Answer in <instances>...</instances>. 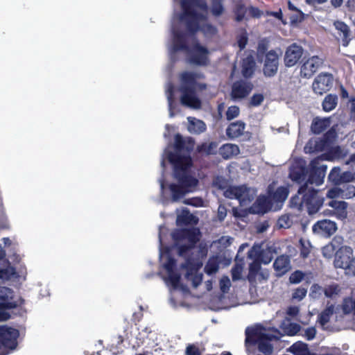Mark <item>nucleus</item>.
<instances>
[{
  "instance_id": "f257e3e1",
  "label": "nucleus",
  "mask_w": 355,
  "mask_h": 355,
  "mask_svg": "<svg viewBox=\"0 0 355 355\" xmlns=\"http://www.w3.org/2000/svg\"><path fill=\"white\" fill-rule=\"evenodd\" d=\"M194 146L193 138H184L178 133L174 137L175 152H165L166 159L173 166V177L178 181V184L171 183L168 187L173 202H178L187 193L192 192L198 184V180L189 173L193 165L190 154Z\"/></svg>"
},
{
  "instance_id": "f03ea898",
  "label": "nucleus",
  "mask_w": 355,
  "mask_h": 355,
  "mask_svg": "<svg viewBox=\"0 0 355 355\" xmlns=\"http://www.w3.org/2000/svg\"><path fill=\"white\" fill-rule=\"evenodd\" d=\"M179 78L180 85L178 90L181 93V104L192 109H200L202 102L198 98L197 92L204 91L207 87L206 83L198 82V80L205 78L204 74L184 71L180 74Z\"/></svg>"
},
{
  "instance_id": "7ed1b4c3",
  "label": "nucleus",
  "mask_w": 355,
  "mask_h": 355,
  "mask_svg": "<svg viewBox=\"0 0 355 355\" xmlns=\"http://www.w3.org/2000/svg\"><path fill=\"white\" fill-rule=\"evenodd\" d=\"M180 6L182 13L180 20L184 24L188 33L193 35L201 29L200 22L206 19L196 8L207 10V4L205 0H181Z\"/></svg>"
},
{
  "instance_id": "20e7f679",
  "label": "nucleus",
  "mask_w": 355,
  "mask_h": 355,
  "mask_svg": "<svg viewBox=\"0 0 355 355\" xmlns=\"http://www.w3.org/2000/svg\"><path fill=\"white\" fill-rule=\"evenodd\" d=\"M245 345L250 343H256L258 349L263 354H270L272 352V346L270 341L272 338H278V336L272 333V331L263 328L260 325L248 327L245 329Z\"/></svg>"
},
{
  "instance_id": "39448f33",
  "label": "nucleus",
  "mask_w": 355,
  "mask_h": 355,
  "mask_svg": "<svg viewBox=\"0 0 355 355\" xmlns=\"http://www.w3.org/2000/svg\"><path fill=\"white\" fill-rule=\"evenodd\" d=\"M231 290H218V296L212 300L213 304H219L216 309H226L237 304H253L259 302L257 290H239L245 295V299L236 302Z\"/></svg>"
},
{
  "instance_id": "423d86ee",
  "label": "nucleus",
  "mask_w": 355,
  "mask_h": 355,
  "mask_svg": "<svg viewBox=\"0 0 355 355\" xmlns=\"http://www.w3.org/2000/svg\"><path fill=\"white\" fill-rule=\"evenodd\" d=\"M21 299H17L12 290H0V322L10 318V314L5 309H10L20 305Z\"/></svg>"
},
{
  "instance_id": "0eeeda50",
  "label": "nucleus",
  "mask_w": 355,
  "mask_h": 355,
  "mask_svg": "<svg viewBox=\"0 0 355 355\" xmlns=\"http://www.w3.org/2000/svg\"><path fill=\"white\" fill-rule=\"evenodd\" d=\"M202 263L195 260L191 256L186 258V261L182 264V268L187 270L186 277L191 282L193 287H198L202 282L203 275L198 270L202 267Z\"/></svg>"
},
{
  "instance_id": "6e6552de",
  "label": "nucleus",
  "mask_w": 355,
  "mask_h": 355,
  "mask_svg": "<svg viewBox=\"0 0 355 355\" xmlns=\"http://www.w3.org/2000/svg\"><path fill=\"white\" fill-rule=\"evenodd\" d=\"M317 275L316 272L312 270H296L291 273L288 281L291 284L302 283L305 286L311 285V288H322L318 284L315 283Z\"/></svg>"
},
{
  "instance_id": "1a4fd4ad",
  "label": "nucleus",
  "mask_w": 355,
  "mask_h": 355,
  "mask_svg": "<svg viewBox=\"0 0 355 355\" xmlns=\"http://www.w3.org/2000/svg\"><path fill=\"white\" fill-rule=\"evenodd\" d=\"M282 55L280 49L270 50L266 54L263 66V73L266 77H274L279 69V58Z\"/></svg>"
},
{
  "instance_id": "9d476101",
  "label": "nucleus",
  "mask_w": 355,
  "mask_h": 355,
  "mask_svg": "<svg viewBox=\"0 0 355 355\" xmlns=\"http://www.w3.org/2000/svg\"><path fill=\"white\" fill-rule=\"evenodd\" d=\"M187 53L189 54V63L197 66H207L209 64V50L198 41L194 42L191 51Z\"/></svg>"
},
{
  "instance_id": "9b49d317",
  "label": "nucleus",
  "mask_w": 355,
  "mask_h": 355,
  "mask_svg": "<svg viewBox=\"0 0 355 355\" xmlns=\"http://www.w3.org/2000/svg\"><path fill=\"white\" fill-rule=\"evenodd\" d=\"M305 194V206L309 215L317 213L324 203V198L319 196L318 190L308 186V190Z\"/></svg>"
},
{
  "instance_id": "f8f14e48",
  "label": "nucleus",
  "mask_w": 355,
  "mask_h": 355,
  "mask_svg": "<svg viewBox=\"0 0 355 355\" xmlns=\"http://www.w3.org/2000/svg\"><path fill=\"white\" fill-rule=\"evenodd\" d=\"M19 331L16 329L0 325V349L1 347L13 349L16 347Z\"/></svg>"
},
{
  "instance_id": "ddd939ff",
  "label": "nucleus",
  "mask_w": 355,
  "mask_h": 355,
  "mask_svg": "<svg viewBox=\"0 0 355 355\" xmlns=\"http://www.w3.org/2000/svg\"><path fill=\"white\" fill-rule=\"evenodd\" d=\"M327 168L326 165H320L318 159H313L310 163L309 177L306 182H307V185L309 184H315L316 185L322 184L324 182Z\"/></svg>"
},
{
  "instance_id": "4468645a",
  "label": "nucleus",
  "mask_w": 355,
  "mask_h": 355,
  "mask_svg": "<svg viewBox=\"0 0 355 355\" xmlns=\"http://www.w3.org/2000/svg\"><path fill=\"white\" fill-rule=\"evenodd\" d=\"M224 195L227 198L237 199L241 204L250 202L252 200L250 190L246 185L230 187L225 191Z\"/></svg>"
},
{
  "instance_id": "2eb2a0df",
  "label": "nucleus",
  "mask_w": 355,
  "mask_h": 355,
  "mask_svg": "<svg viewBox=\"0 0 355 355\" xmlns=\"http://www.w3.org/2000/svg\"><path fill=\"white\" fill-rule=\"evenodd\" d=\"M324 60L318 55H313L304 60L300 67V76L310 78L322 66Z\"/></svg>"
},
{
  "instance_id": "dca6fc26",
  "label": "nucleus",
  "mask_w": 355,
  "mask_h": 355,
  "mask_svg": "<svg viewBox=\"0 0 355 355\" xmlns=\"http://www.w3.org/2000/svg\"><path fill=\"white\" fill-rule=\"evenodd\" d=\"M352 249L350 247H341L335 254L334 266L349 271L352 263Z\"/></svg>"
},
{
  "instance_id": "f3484780",
  "label": "nucleus",
  "mask_w": 355,
  "mask_h": 355,
  "mask_svg": "<svg viewBox=\"0 0 355 355\" xmlns=\"http://www.w3.org/2000/svg\"><path fill=\"white\" fill-rule=\"evenodd\" d=\"M333 83V76L329 73H320L314 79L312 88L315 94L322 95L330 90Z\"/></svg>"
},
{
  "instance_id": "a211bd4d",
  "label": "nucleus",
  "mask_w": 355,
  "mask_h": 355,
  "mask_svg": "<svg viewBox=\"0 0 355 355\" xmlns=\"http://www.w3.org/2000/svg\"><path fill=\"white\" fill-rule=\"evenodd\" d=\"M252 89L251 82L241 79L233 83L230 96L233 100L243 99L248 96Z\"/></svg>"
},
{
  "instance_id": "6ab92c4d",
  "label": "nucleus",
  "mask_w": 355,
  "mask_h": 355,
  "mask_svg": "<svg viewBox=\"0 0 355 355\" xmlns=\"http://www.w3.org/2000/svg\"><path fill=\"white\" fill-rule=\"evenodd\" d=\"M303 53L302 47L295 43L288 46L286 49L284 58L285 66L287 67L295 66L302 58Z\"/></svg>"
},
{
  "instance_id": "aec40b11",
  "label": "nucleus",
  "mask_w": 355,
  "mask_h": 355,
  "mask_svg": "<svg viewBox=\"0 0 355 355\" xmlns=\"http://www.w3.org/2000/svg\"><path fill=\"white\" fill-rule=\"evenodd\" d=\"M336 230V223L327 219L316 222L312 227L313 233L325 237H329L334 234Z\"/></svg>"
},
{
  "instance_id": "412c9836",
  "label": "nucleus",
  "mask_w": 355,
  "mask_h": 355,
  "mask_svg": "<svg viewBox=\"0 0 355 355\" xmlns=\"http://www.w3.org/2000/svg\"><path fill=\"white\" fill-rule=\"evenodd\" d=\"M191 298L189 290H173L170 302L173 307H187Z\"/></svg>"
},
{
  "instance_id": "4be33fe9",
  "label": "nucleus",
  "mask_w": 355,
  "mask_h": 355,
  "mask_svg": "<svg viewBox=\"0 0 355 355\" xmlns=\"http://www.w3.org/2000/svg\"><path fill=\"white\" fill-rule=\"evenodd\" d=\"M273 268L277 277L284 275L291 268L290 257L286 254L278 256L273 263Z\"/></svg>"
},
{
  "instance_id": "5701e85b",
  "label": "nucleus",
  "mask_w": 355,
  "mask_h": 355,
  "mask_svg": "<svg viewBox=\"0 0 355 355\" xmlns=\"http://www.w3.org/2000/svg\"><path fill=\"white\" fill-rule=\"evenodd\" d=\"M308 190L307 182L301 185L297 191V193L293 196L290 200L291 207L296 208L299 211H303L305 206V194Z\"/></svg>"
},
{
  "instance_id": "b1692460",
  "label": "nucleus",
  "mask_w": 355,
  "mask_h": 355,
  "mask_svg": "<svg viewBox=\"0 0 355 355\" xmlns=\"http://www.w3.org/2000/svg\"><path fill=\"white\" fill-rule=\"evenodd\" d=\"M191 48L187 44V35L180 31L173 33V49L174 51L190 52Z\"/></svg>"
},
{
  "instance_id": "393cba45",
  "label": "nucleus",
  "mask_w": 355,
  "mask_h": 355,
  "mask_svg": "<svg viewBox=\"0 0 355 355\" xmlns=\"http://www.w3.org/2000/svg\"><path fill=\"white\" fill-rule=\"evenodd\" d=\"M289 190L286 187H279L275 191L268 187V201L270 202L283 203L288 198Z\"/></svg>"
},
{
  "instance_id": "a878e982",
  "label": "nucleus",
  "mask_w": 355,
  "mask_h": 355,
  "mask_svg": "<svg viewBox=\"0 0 355 355\" xmlns=\"http://www.w3.org/2000/svg\"><path fill=\"white\" fill-rule=\"evenodd\" d=\"M245 128V123L242 121L231 123L226 129V135L230 139H236L241 136Z\"/></svg>"
},
{
  "instance_id": "bb28decb",
  "label": "nucleus",
  "mask_w": 355,
  "mask_h": 355,
  "mask_svg": "<svg viewBox=\"0 0 355 355\" xmlns=\"http://www.w3.org/2000/svg\"><path fill=\"white\" fill-rule=\"evenodd\" d=\"M256 62L252 55H248L243 59L241 64V73L245 78L252 76L254 73Z\"/></svg>"
},
{
  "instance_id": "cd10ccee",
  "label": "nucleus",
  "mask_w": 355,
  "mask_h": 355,
  "mask_svg": "<svg viewBox=\"0 0 355 355\" xmlns=\"http://www.w3.org/2000/svg\"><path fill=\"white\" fill-rule=\"evenodd\" d=\"M334 26L336 29L338 31V34L340 36H342V44L343 46H347L351 38L350 36V30L349 27L347 24L342 21H335L334 22Z\"/></svg>"
},
{
  "instance_id": "c85d7f7f",
  "label": "nucleus",
  "mask_w": 355,
  "mask_h": 355,
  "mask_svg": "<svg viewBox=\"0 0 355 355\" xmlns=\"http://www.w3.org/2000/svg\"><path fill=\"white\" fill-rule=\"evenodd\" d=\"M8 266L6 268H0V279L2 281L19 282L21 275L16 271L15 268L10 266L9 261H6Z\"/></svg>"
},
{
  "instance_id": "c756f323",
  "label": "nucleus",
  "mask_w": 355,
  "mask_h": 355,
  "mask_svg": "<svg viewBox=\"0 0 355 355\" xmlns=\"http://www.w3.org/2000/svg\"><path fill=\"white\" fill-rule=\"evenodd\" d=\"M306 173L307 171L304 166H293L290 169L289 178L292 181L301 184L304 181Z\"/></svg>"
},
{
  "instance_id": "7c9ffc66",
  "label": "nucleus",
  "mask_w": 355,
  "mask_h": 355,
  "mask_svg": "<svg viewBox=\"0 0 355 355\" xmlns=\"http://www.w3.org/2000/svg\"><path fill=\"white\" fill-rule=\"evenodd\" d=\"M329 118L320 119L315 117L313 119L311 125V130L314 135H319L330 126Z\"/></svg>"
},
{
  "instance_id": "2f4dec72",
  "label": "nucleus",
  "mask_w": 355,
  "mask_h": 355,
  "mask_svg": "<svg viewBox=\"0 0 355 355\" xmlns=\"http://www.w3.org/2000/svg\"><path fill=\"white\" fill-rule=\"evenodd\" d=\"M219 154L224 159H230L239 154L240 149L236 144H225L219 148Z\"/></svg>"
},
{
  "instance_id": "473e14b6",
  "label": "nucleus",
  "mask_w": 355,
  "mask_h": 355,
  "mask_svg": "<svg viewBox=\"0 0 355 355\" xmlns=\"http://www.w3.org/2000/svg\"><path fill=\"white\" fill-rule=\"evenodd\" d=\"M287 352L293 355H315L309 349V345L302 341L293 343L287 349Z\"/></svg>"
},
{
  "instance_id": "72a5a7b5",
  "label": "nucleus",
  "mask_w": 355,
  "mask_h": 355,
  "mask_svg": "<svg viewBox=\"0 0 355 355\" xmlns=\"http://www.w3.org/2000/svg\"><path fill=\"white\" fill-rule=\"evenodd\" d=\"M218 146V143L216 141H213L209 143L203 142L197 146L196 151L200 154H203L207 156L216 155Z\"/></svg>"
},
{
  "instance_id": "f704fd0d",
  "label": "nucleus",
  "mask_w": 355,
  "mask_h": 355,
  "mask_svg": "<svg viewBox=\"0 0 355 355\" xmlns=\"http://www.w3.org/2000/svg\"><path fill=\"white\" fill-rule=\"evenodd\" d=\"M220 259L218 255L210 257L204 268L205 272L208 275L216 273L219 269Z\"/></svg>"
},
{
  "instance_id": "c9c22d12",
  "label": "nucleus",
  "mask_w": 355,
  "mask_h": 355,
  "mask_svg": "<svg viewBox=\"0 0 355 355\" xmlns=\"http://www.w3.org/2000/svg\"><path fill=\"white\" fill-rule=\"evenodd\" d=\"M283 333L288 336H295L300 331V326L296 323H292L288 319H286L281 324Z\"/></svg>"
},
{
  "instance_id": "e433bc0d",
  "label": "nucleus",
  "mask_w": 355,
  "mask_h": 355,
  "mask_svg": "<svg viewBox=\"0 0 355 355\" xmlns=\"http://www.w3.org/2000/svg\"><path fill=\"white\" fill-rule=\"evenodd\" d=\"M328 205L334 209L339 217L343 218L347 217V203L346 202L332 200L328 203Z\"/></svg>"
},
{
  "instance_id": "4c0bfd02",
  "label": "nucleus",
  "mask_w": 355,
  "mask_h": 355,
  "mask_svg": "<svg viewBox=\"0 0 355 355\" xmlns=\"http://www.w3.org/2000/svg\"><path fill=\"white\" fill-rule=\"evenodd\" d=\"M338 104V97L335 94H328L322 101V109L325 112L333 110Z\"/></svg>"
},
{
  "instance_id": "58836bf2",
  "label": "nucleus",
  "mask_w": 355,
  "mask_h": 355,
  "mask_svg": "<svg viewBox=\"0 0 355 355\" xmlns=\"http://www.w3.org/2000/svg\"><path fill=\"white\" fill-rule=\"evenodd\" d=\"M269 42L266 39L261 40L257 44V59L261 61L263 57H266V54L268 51Z\"/></svg>"
},
{
  "instance_id": "ea45409f",
  "label": "nucleus",
  "mask_w": 355,
  "mask_h": 355,
  "mask_svg": "<svg viewBox=\"0 0 355 355\" xmlns=\"http://www.w3.org/2000/svg\"><path fill=\"white\" fill-rule=\"evenodd\" d=\"M328 180L335 186L342 184L340 168L339 167H334L328 175Z\"/></svg>"
},
{
  "instance_id": "a19ab883",
  "label": "nucleus",
  "mask_w": 355,
  "mask_h": 355,
  "mask_svg": "<svg viewBox=\"0 0 355 355\" xmlns=\"http://www.w3.org/2000/svg\"><path fill=\"white\" fill-rule=\"evenodd\" d=\"M334 307L333 305L329 306L324 311L321 313L319 318V322L322 327L330 320L334 314Z\"/></svg>"
},
{
  "instance_id": "79ce46f5",
  "label": "nucleus",
  "mask_w": 355,
  "mask_h": 355,
  "mask_svg": "<svg viewBox=\"0 0 355 355\" xmlns=\"http://www.w3.org/2000/svg\"><path fill=\"white\" fill-rule=\"evenodd\" d=\"M246 8L243 3H237L234 10V12L235 14V21L237 22L243 21L246 14Z\"/></svg>"
},
{
  "instance_id": "37998d69",
  "label": "nucleus",
  "mask_w": 355,
  "mask_h": 355,
  "mask_svg": "<svg viewBox=\"0 0 355 355\" xmlns=\"http://www.w3.org/2000/svg\"><path fill=\"white\" fill-rule=\"evenodd\" d=\"M336 137V130L334 128H331L323 135L320 141L322 143L323 146H326L331 144Z\"/></svg>"
},
{
  "instance_id": "c03bdc74",
  "label": "nucleus",
  "mask_w": 355,
  "mask_h": 355,
  "mask_svg": "<svg viewBox=\"0 0 355 355\" xmlns=\"http://www.w3.org/2000/svg\"><path fill=\"white\" fill-rule=\"evenodd\" d=\"M223 0H212L211 12L215 17L220 16L224 12Z\"/></svg>"
},
{
  "instance_id": "a18cd8bd",
  "label": "nucleus",
  "mask_w": 355,
  "mask_h": 355,
  "mask_svg": "<svg viewBox=\"0 0 355 355\" xmlns=\"http://www.w3.org/2000/svg\"><path fill=\"white\" fill-rule=\"evenodd\" d=\"M343 309L345 313H354L355 314V295L344 300Z\"/></svg>"
},
{
  "instance_id": "49530a36",
  "label": "nucleus",
  "mask_w": 355,
  "mask_h": 355,
  "mask_svg": "<svg viewBox=\"0 0 355 355\" xmlns=\"http://www.w3.org/2000/svg\"><path fill=\"white\" fill-rule=\"evenodd\" d=\"M300 257L302 259H306L310 253L311 245L309 241H305L303 239H300Z\"/></svg>"
},
{
  "instance_id": "de8ad7c7",
  "label": "nucleus",
  "mask_w": 355,
  "mask_h": 355,
  "mask_svg": "<svg viewBox=\"0 0 355 355\" xmlns=\"http://www.w3.org/2000/svg\"><path fill=\"white\" fill-rule=\"evenodd\" d=\"M167 100L168 103V107L170 112H172L173 108V104L175 102V89L173 84H170L166 90ZM173 116V113L171 114Z\"/></svg>"
},
{
  "instance_id": "09e8293b",
  "label": "nucleus",
  "mask_w": 355,
  "mask_h": 355,
  "mask_svg": "<svg viewBox=\"0 0 355 355\" xmlns=\"http://www.w3.org/2000/svg\"><path fill=\"white\" fill-rule=\"evenodd\" d=\"M342 150L340 146H336L331 148L323 156L327 160H332L335 158H339L341 156Z\"/></svg>"
},
{
  "instance_id": "8fccbe9b",
  "label": "nucleus",
  "mask_w": 355,
  "mask_h": 355,
  "mask_svg": "<svg viewBox=\"0 0 355 355\" xmlns=\"http://www.w3.org/2000/svg\"><path fill=\"white\" fill-rule=\"evenodd\" d=\"M167 281L171 284L173 288H178L180 281V276L175 271L168 272Z\"/></svg>"
},
{
  "instance_id": "3c124183",
  "label": "nucleus",
  "mask_w": 355,
  "mask_h": 355,
  "mask_svg": "<svg viewBox=\"0 0 355 355\" xmlns=\"http://www.w3.org/2000/svg\"><path fill=\"white\" fill-rule=\"evenodd\" d=\"M186 239L189 241V244L194 247L196 243L199 241L196 230L195 229H187Z\"/></svg>"
},
{
  "instance_id": "603ef678",
  "label": "nucleus",
  "mask_w": 355,
  "mask_h": 355,
  "mask_svg": "<svg viewBox=\"0 0 355 355\" xmlns=\"http://www.w3.org/2000/svg\"><path fill=\"white\" fill-rule=\"evenodd\" d=\"M242 264L236 263L231 270L232 278L233 281L239 280L241 279L243 272Z\"/></svg>"
},
{
  "instance_id": "864d4df0",
  "label": "nucleus",
  "mask_w": 355,
  "mask_h": 355,
  "mask_svg": "<svg viewBox=\"0 0 355 355\" xmlns=\"http://www.w3.org/2000/svg\"><path fill=\"white\" fill-rule=\"evenodd\" d=\"M240 113L239 107L236 105H232L227 108L226 112V119L228 121H231L234 118H236Z\"/></svg>"
},
{
  "instance_id": "5fc2aeb1",
  "label": "nucleus",
  "mask_w": 355,
  "mask_h": 355,
  "mask_svg": "<svg viewBox=\"0 0 355 355\" xmlns=\"http://www.w3.org/2000/svg\"><path fill=\"white\" fill-rule=\"evenodd\" d=\"M184 203L195 207H201L204 206V201L200 197H194L184 200Z\"/></svg>"
},
{
  "instance_id": "6e6d98bb",
  "label": "nucleus",
  "mask_w": 355,
  "mask_h": 355,
  "mask_svg": "<svg viewBox=\"0 0 355 355\" xmlns=\"http://www.w3.org/2000/svg\"><path fill=\"white\" fill-rule=\"evenodd\" d=\"M176 266V260L172 256L168 255L166 262L164 264V267L168 272L175 271Z\"/></svg>"
},
{
  "instance_id": "4d7b16f0",
  "label": "nucleus",
  "mask_w": 355,
  "mask_h": 355,
  "mask_svg": "<svg viewBox=\"0 0 355 355\" xmlns=\"http://www.w3.org/2000/svg\"><path fill=\"white\" fill-rule=\"evenodd\" d=\"M304 19V14L301 10H297L295 13L290 17V21L291 24H297L302 22Z\"/></svg>"
},
{
  "instance_id": "13d9d810",
  "label": "nucleus",
  "mask_w": 355,
  "mask_h": 355,
  "mask_svg": "<svg viewBox=\"0 0 355 355\" xmlns=\"http://www.w3.org/2000/svg\"><path fill=\"white\" fill-rule=\"evenodd\" d=\"M194 247L191 244H182L178 246V253L180 257H187L186 254Z\"/></svg>"
},
{
  "instance_id": "bf43d9fd",
  "label": "nucleus",
  "mask_w": 355,
  "mask_h": 355,
  "mask_svg": "<svg viewBox=\"0 0 355 355\" xmlns=\"http://www.w3.org/2000/svg\"><path fill=\"white\" fill-rule=\"evenodd\" d=\"M264 97L262 94H254L251 97L250 104L251 106L257 107L262 103Z\"/></svg>"
},
{
  "instance_id": "052dcab7",
  "label": "nucleus",
  "mask_w": 355,
  "mask_h": 355,
  "mask_svg": "<svg viewBox=\"0 0 355 355\" xmlns=\"http://www.w3.org/2000/svg\"><path fill=\"white\" fill-rule=\"evenodd\" d=\"M303 334L302 336H304L306 340H313L316 335V329L315 327H308L303 330Z\"/></svg>"
},
{
  "instance_id": "680f3d73",
  "label": "nucleus",
  "mask_w": 355,
  "mask_h": 355,
  "mask_svg": "<svg viewBox=\"0 0 355 355\" xmlns=\"http://www.w3.org/2000/svg\"><path fill=\"white\" fill-rule=\"evenodd\" d=\"M261 270V263L257 259L252 262L249 266V272L250 273V277L252 276L254 273H257Z\"/></svg>"
},
{
  "instance_id": "e2e57ef3",
  "label": "nucleus",
  "mask_w": 355,
  "mask_h": 355,
  "mask_svg": "<svg viewBox=\"0 0 355 355\" xmlns=\"http://www.w3.org/2000/svg\"><path fill=\"white\" fill-rule=\"evenodd\" d=\"M187 229H180L178 230L176 232H173V238L175 241H181L186 239Z\"/></svg>"
},
{
  "instance_id": "0e129e2a",
  "label": "nucleus",
  "mask_w": 355,
  "mask_h": 355,
  "mask_svg": "<svg viewBox=\"0 0 355 355\" xmlns=\"http://www.w3.org/2000/svg\"><path fill=\"white\" fill-rule=\"evenodd\" d=\"M248 38L245 34H242L239 35L237 40L238 46L241 51L243 50L247 44H248Z\"/></svg>"
},
{
  "instance_id": "69168bd1",
  "label": "nucleus",
  "mask_w": 355,
  "mask_h": 355,
  "mask_svg": "<svg viewBox=\"0 0 355 355\" xmlns=\"http://www.w3.org/2000/svg\"><path fill=\"white\" fill-rule=\"evenodd\" d=\"M227 216V209L223 205H220L218 207L217 217L219 221L222 222L224 220Z\"/></svg>"
},
{
  "instance_id": "338daca9",
  "label": "nucleus",
  "mask_w": 355,
  "mask_h": 355,
  "mask_svg": "<svg viewBox=\"0 0 355 355\" xmlns=\"http://www.w3.org/2000/svg\"><path fill=\"white\" fill-rule=\"evenodd\" d=\"M192 217L193 215L189 214V211H187L186 213H183L181 216H179L178 220L184 224H189Z\"/></svg>"
},
{
  "instance_id": "774afa93",
  "label": "nucleus",
  "mask_w": 355,
  "mask_h": 355,
  "mask_svg": "<svg viewBox=\"0 0 355 355\" xmlns=\"http://www.w3.org/2000/svg\"><path fill=\"white\" fill-rule=\"evenodd\" d=\"M187 355H200L198 349L193 345H189L187 347Z\"/></svg>"
}]
</instances>
